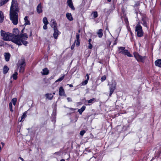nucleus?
I'll return each mask as SVG.
<instances>
[{"label": "nucleus", "mask_w": 161, "mask_h": 161, "mask_svg": "<svg viewBox=\"0 0 161 161\" xmlns=\"http://www.w3.org/2000/svg\"><path fill=\"white\" fill-rule=\"evenodd\" d=\"M134 55L136 59L138 62H143L146 58V56L142 57L137 53H134Z\"/></svg>", "instance_id": "423d86ee"}, {"label": "nucleus", "mask_w": 161, "mask_h": 161, "mask_svg": "<svg viewBox=\"0 0 161 161\" xmlns=\"http://www.w3.org/2000/svg\"><path fill=\"white\" fill-rule=\"evenodd\" d=\"M47 24H44L43 26V29L44 30H46L47 29Z\"/></svg>", "instance_id": "a19ab883"}, {"label": "nucleus", "mask_w": 161, "mask_h": 161, "mask_svg": "<svg viewBox=\"0 0 161 161\" xmlns=\"http://www.w3.org/2000/svg\"><path fill=\"white\" fill-rule=\"evenodd\" d=\"M125 47H120L119 48V53L122 54L123 53V51L125 50Z\"/></svg>", "instance_id": "b1692460"}, {"label": "nucleus", "mask_w": 161, "mask_h": 161, "mask_svg": "<svg viewBox=\"0 0 161 161\" xmlns=\"http://www.w3.org/2000/svg\"><path fill=\"white\" fill-rule=\"evenodd\" d=\"M86 108V107L85 106H82L81 108L80 109H79L78 110V112H79V113L81 114L84 111V110H85Z\"/></svg>", "instance_id": "a211bd4d"}, {"label": "nucleus", "mask_w": 161, "mask_h": 161, "mask_svg": "<svg viewBox=\"0 0 161 161\" xmlns=\"http://www.w3.org/2000/svg\"><path fill=\"white\" fill-rule=\"evenodd\" d=\"M122 54L126 55L128 57H131L132 56V55L130 53L128 50H125L124 51Z\"/></svg>", "instance_id": "4468645a"}, {"label": "nucleus", "mask_w": 161, "mask_h": 161, "mask_svg": "<svg viewBox=\"0 0 161 161\" xmlns=\"http://www.w3.org/2000/svg\"><path fill=\"white\" fill-rule=\"evenodd\" d=\"M4 57L5 60L6 61H8L10 57V54L9 53H5L4 54Z\"/></svg>", "instance_id": "ddd939ff"}, {"label": "nucleus", "mask_w": 161, "mask_h": 161, "mask_svg": "<svg viewBox=\"0 0 161 161\" xmlns=\"http://www.w3.org/2000/svg\"><path fill=\"white\" fill-rule=\"evenodd\" d=\"M53 29L54 31L53 36L55 39H57L58 35L59 34V32L58 31L56 27L55 26H54Z\"/></svg>", "instance_id": "0eeeda50"}, {"label": "nucleus", "mask_w": 161, "mask_h": 161, "mask_svg": "<svg viewBox=\"0 0 161 161\" xmlns=\"http://www.w3.org/2000/svg\"><path fill=\"white\" fill-rule=\"evenodd\" d=\"M68 85H69V86L70 87H73V85L72 84H68Z\"/></svg>", "instance_id": "a18cd8bd"}, {"label": "nucleus", "mask_w": 161, "mask_h": 161, "mask_svg": "<svg viewBox=\"0 0 161 161\" xmlns=\"http://www.w3.org/2000/svg\"><path fill=\"white\" fill-rule=\"evenodd\" d=\"M142 24L145 27H147V24L146 20L145 19H142Z\"/></svg>", "instance_id": "393cba45"}, {"label": "nucleus", "mask_w": 161, "mask_h": 161, "mask_svg": "<svg viewBox=\"0 0 161 161\" xmlns=\"http://www.w3.org/2000/svg\"><path fill=\"white\" fill-rule=\"evenodd\" d=\"M86 131L84 130H82L80 132V135L82 136H83L84 133H85Z\"/></svg>", "instance_id": "4c0bfd02"}, {"label": "nucleus", "mask_w": 161, "mask_h": 161, "mask_svg": "<svg viewBox=\"0 0 161 161\" xmlns=\"http://www.w3.org/2000/svg\"><path fill=\"white\" fill-rule=\"evenodd\" d=\"M9 70V68L6 66H4L3 69V73L4 74H6L8 72Z\"/></svg>", "instance_id": "aec40b11"}, {"label": "nucleus", "mask_w": 161, "mask_h": 161, "mask_svg": "<svg viewBox=\"0 0 161 161\" xmlns=\"http://www.w3.org/2000/svg\"><path fill=\"white\" fill-rule=\"evenodd\" d=\"M19 158L21 160H22V161H24V159L21 157H19Z\"/></svg>", "instance_id": "49530a36"}, {"label": "nucleus", "mask_w": 161, "mask_h": 161, "mask_svg": "<svg viewBox=\"0 0 161 161\" xmlns=\"http://www.w3.org/2000/svg\"><path fill=\"white\" fill-rule=\"evenodd\" d=\"M156 66L160 68L161 67V59H158L156 60L155 62Z\"/></svg>", "instance_id": "f8f14e48"}, {"label": "nucleus", "mask_w": 161, "mask_h": 161, "mask_svg": "<svg viewBox=\"0 0 161 161\" xmlns=\"http://www.w3.org/2000/svg\"><path fill=\"white\" fill-rule=\"evenodd\" d=\"M80 32V30H79L78 31V32L79 33V32Z\"/></svg>", "instance_id": "864d4df0"}, {"label": "nucleus", "mask_w": 161, "mask_h": 161, "mask_svg": "<svg viewBox=\"0 0 161 161\" xmlns=\"http://www.w3.org/2000/svg\"><path fill=\"white\" fill-rule=\"evenodd\" d=\"M2 6V3H1V1H0V6Z\"/></svg>", "instance_id": "de8ad7c7"}, {"label": "nucleus", "mask_w": 161, "mask_h": 161, "mask_svg": "<svg viewBox=\"0 0 161 161\" xmlns=\"http://www.w3.org/2000/svg\"><path fill=\"white\" fill-rule=\"evenodd\" d=\"M59 94L60 96H65V92L63 87L61 86L59 88Z\"/></svg>", "instance_id": "6e6552de"}, {"label": "nucleus", "mask_w": 161, "mask_h": 161, "mask_svg": "<svg viewBox=\"0 0 161 161\" xmlns=\"http://www.w3.org/2000/svg\"><path fill=\"white\" fill-rule=\"evenodd\" d=\"M43 22L44 24H48V22L46 17H44L43 19Z\"/></svg>", "instance_id": "a878e982"}, {"label": "nucleus", "mask_w": 161, "mask_h": 161, "mask_svg": "<svg viewBox=\"0 0 161 161\" xmlns=\"http://www.w3.org/2000/svg\"><path fill=\"white\" fill-rule=\"evenodd\" d=\"M97 33L99 37L101 38L103 35V30L102 29L99 30Z\"/></svg>", "instance_id": "f3484780"}, {"label": "nucleus", "mask_w": 161, "mask_h": 161, "mask_svg": "<svg viewBox=\"0 0 161 161\" xmlns=\"http://www.w3.org/2000/svg\"><path fill=\"white\" fill-rule=\"evenodd\" d=\"M1 144L3 146L4 145V143L3 142H2Z\"/></svg>", "instance_id": "8fccbe9b"}, {"label": "nucleus", "mask_w": 161, "mask_h": 161, "mask_svg": "<svg viewBox=\"0 0 161 161\" xmlns=\"http://www.w3.org/2000/svg\"><path fill=\"white\" fill-rule=\"evenodd\" d=\"M9 108L10 111L11 112H13V110L12 108V103L11 102H10L9 103Z\"/></svg>", "instance_id": "473e14b6"}, {"label": "nucleus", "mask_w": 161, "mask_h": 161, "mask_svg": "<svg viewBox=\"0 0 161 161\" xmlns=\"http://www.w3.org/2000/svg\"><path fill=\"white\" fill-rule=\"evenodd\" d=\"M19 64H20V66H25V62L23 60H21L19 62Z\"/></svg>", "instance_id": "c756f323"}, {"label": "nucleus", "mask_w": 161, "mask_h": 161, "mask_svg": "<svg viewBox=\"0 0 161 161\" xmlns=\"http://www.w3.org/2000/svg\"><path fill=\"white\" fill-rule=\"evenodd\" d=\"M67 3L69 7L72 10L75 9V8L73 5V3L71 0H67Z\"/></svg>", "instance_id": "1a4fd4ad"}, {"label": "nucleus", "mask_w": 161, "mask_h": 161, "mask_svg": "<svg viewBox=\"0 0 161 161\" xmlns=\"http://www.w3.org/2000/svg\"><path fill=\"white\" fill-rule=\"evenodd\" d=\"M17 99L16 98H14L12 99L11 101V103H13L14 105H15L16 104V102H17Z\"/></svg>", "instance_id": "cd10ccee"}, {"label": "nucleus", "mask_w": 161, "mask_h": 161, "mask_svg": "<svg viewBox=\"0 0 161 161\" xmlns=\"http://www.w3.org/2000/svg\"><path fill=\"white\" fill-rule=\"evenodd\" d=\"M26 112H25L23 113V115L21 117V119L19 121L21 122L22 120L23 119H24L26 117Z\"/></svg>", "instance_id": "c85d7f7f"}, {"label": "nucleus", "mask_w": 161, "mask_h": 161, "mask_svg": "<svg viewBox=\"0 0 161 161\" xmlns=\"http://www.w3.org/2000/svg\"><path fill=\"white\" fill-rule=\"evenodd\" d=\"M1 35L3 39L5 41H11L15 43L20 45V43L19 41H17L15 38H13L11 34L9 33H6L3 31H1Z\"/></svg>", "instance_id": "7ed1b4c3"}, {"label": "nucleus", "mask_w": 161, "mask_h": 161, "mask_svg": "<svg viewBox=\"0 0 161 161\" xmlns=\"http://www.w3.org/2000/svg\"><path fill=\"white\" fill-rule=\"evenodd\" d=\"M37 11L38 13H41L42 12V7L41 4H39L37 8Z\"/></svg>", "instance_id": "2eb2a0df"}, {"label": "nucleus", "mask_w": 161, "mask_h": 161, "mask_svg": "<svg viewBox=\"0 0 161 161\" xmlns=\"http://www.w3.org/2000/svg\"><path fill=\"white\" fill-rule=\"evenodd\" d=\"M94 100H95L94 98H92V99H91L88 101V103H92L93 102V101H94Z\"/></svg>", "instance_id": "e433bc0d"}, {"label": "nucleus", "mask_w": 161, "mask_h": 161, "mask_svg": "<svg viewBox=\"0 0 161 161\" xmlns=\"http://www.w3.org/2000/svg\"><path fill=\"white\" fill-rule=\"evenodd\" d=\"M66 16L67 19L69 21H72L73 20L72 14L70 13H67L66 14Z\"/></svg>", "instance_id": "9d476101"}, {"label": "nucleus", "mask_w": 161, "mask_h": 161, "mask_svg": "<svg viewBox=\"0 0 161 161\" xmlns=\"http://www.w3.org/2000/svg\"><path fill=\"white\" fill-rule=\"evenodd\" d=\"M53 95H55V92H53Z\"/></svg>", "instance_id": "5fc2aeb1"}, {"label": "nucleus", "mask_w": 161, "mask_h": 161, "mask_svg": "<svg viewBox=\"0 0 161 161\" xmlns=\"http://www.w3.org/2000/svg\"><path fill=\"white\" fill-rule=\"evenodd\" d=\"M135 31L137 32V36L138 37H141L143 35L142 27L139 22H138L136 27Z\"/></svg>", "instance_id": "20e7f679"}, {"label": "nucleus", "mask_w": 161, "mask_h": 161, "mask_svg": "<svg viewBox=\"0 0 161 161\" xmlns=\"http://www.w3.org/2000/svg\"><path fill=\"white\" fill-rule=\"evenodd\" d=\"M88 82V80H85L84 81L82 82L81 84L80 85L81 86H83L84 85H86Z\"/></svg>", "instance_id": "f704fd0d"}, {"label": "nucleus", "mask_w": 161, "mask_h": 161, "mask_svg": "<svg viewBox=\"0 0 161 161\" xmlns=\"http://www.w3.org/2000/svg\"><path fill=\"white\" fill-rule=\"evenodd\" d=\"M116 85V82L114 80H112L111 81V84L109 85L110 90L109 96H111L114 91L115 89Z\"/></svg>", "instance_id": "39448f33"}, {"label": "nucleus", "mask_w": 161, "mask_h": 161, "mask_svg": "<svg viewBox=\"0 0 161 161\" xmlns=\"http://www.w3.org/2000/svg\"><path fill=\"white\" fill-rule=\"evenodd\" d=\"M46 96L47 98L49 100L52 99L53 96L52 94H47L46 95Z\"/></svg>", "instance_id": "6ab92c4d"}, {"label": "nucleus", "mask_w": 161, "mask_h": 161, "mask_svg": "<svg viewBox=\"0 0 161 161\" xmlns=\"http://www.w3.org/2000/svg\"><path fill=\"white\" fill-rule=\"evenodd\" d=\"M76 40H80V34L79 33H77L76 35Z\"/></svg>", "instance_id": "58836bf2"}, {"label": "nucleus", "mask_w": 161, "mask_h": 161, "mask_svg": "<svg viewBox=\"0 0 161 161\" xmlns=\"http://www.w3.org/2000/svg\"><path fill=\"white\" fill-rule=\"evenodd\" d=\"M108 2H110L111 0H107Z\"/></svg>", "instance_id": "603ef678"}, {"label": "nucleus", "mask_w": 161, "mask_h": 161, "mask_svg": "<svg viewBox=\"0 0 161 161\" xmlns=\"http://www.w3.org/2000/svg\"><path fill=\"white\" fill-rule=\"evenodd\" d=\"M24 19L25 20V25H30V23L28 19V17L27 16H25Z\"/></svg>", "instance_id": "dca6fc26"}, {"label": "nucleus", "mask_w": 161, "mask_h": 161, "mask_svg": "<svg viewBox=\"0 0 161 161\" xmlns=\"http://www.w3.org/2000/svg\"><path fill=\"white\" fill-rule=\"evenodd\" d=\"M76 45L78 46L80 45V40H76Z\"/></svg>", "instance_id": "ea45409f"}, {"label": "nucleus", "mask_w": 161, "mask_h": 161, "mask_svg": "<svg viewBox=\"0 0 161 161\" xmlns=\"http://www.w3.org/2000/svg\"><path fill=\"white\" fill-rule=\"evenodd\" d=\"M60 161H65L64 160V159H62Z\"/></svg>", "instance_id": "09e8293b"}, {"label": "nucleus", "mask_w": 161, "mask_h": 161, "mask_svg": "<svg viewBox=\"0 0 161 161\" xmlns=\"http://www.w3.org/2000/svg\"><path fill=\"white\" fill-rule=\"evenodd\" d=\"M67 100L69 102H71L72 101L70 97H68Z\"/></svg>", "instance_id": "37998d69"}, {"label": "nucleus", "mask_w": 161, "mask_h": 161, "mask_svg": "<svg viewBox=\"0 0 161 161\" xmlns=\"http://www.w3.org/2000/svg\"><path fill=\"white\" fill-rule=\"evenodd\" d=\"M24 66H20V69H19V72L21 73L24 72Z\"/></svg>", "instance_id": "7c9ffc66"}, {"label": "nucleus", "mask_w": 161, "mask_h": 161, "mask_svg": "<svg viewBox=\"0 0 161 161\" xmlns=\"http://www.w3.org/2000/svg\"><path fill=\"white\" fill-rule=\"evenodd\" d=\"M92 15H93L94 18H95L97 17V11L93 12L92 13Z\"/></svg>", "instance_id": "bb28decb"}, {"label": "nucleus", "mask_w": 161, "mask_h": 161, "mask_svg": "<svg viewBox=\"0 0 161 161\" xmlns=\"http://www.w3.org/2000/svg\"><path fill=\"white\" fill-rule=\"evenodd\" d=\"M13 38H15L17 41H19L21 45V42L25 45H26L28 42L25 40H26L28 36L26 34H24L19 36V30L17 28H14L13 30L12 34H11Z\"/></svg>", "instance_id": "f03ea898"}, {"label": "nucleus", "mask_w": 161, "mask_h": 161, "mask_svg": "<svg viewBox=\"0 0 161 161\" xmlns=\"http://www.w3.org/2000/svg\"><path fill=\"white\" fill-rule=\"evenodd\" d=\"M86 76L87 77V79H86V80H87L88 81V80H89V75L88 74H86Z\"/></svg>", "instance_id": "c03bdc74"}, {"label": "nucleus", "mask_w": 161, "mask_h": 161, "mask_svg": "<svg viewBox=\"0 0 161 161\" xmlns=\"http://www.w3.org/2000/svg\"><path fill=\"white\" fill-rule=\"evenodd\" d=\"M9 0H1L0 1L2 4V5H3L5 3H6Z\"/></svg>", "instance_id": "72a5a7b5"}, {"label": "nucleus", "mask_w": 161, "mask_h": 161, "mask_svg": "<svg viewBox=\"0 0 161 161\" xmlns=\"http://www.w3.org/2000/svg\"><path fill=\"white\" fill-rule=\"evenodd\" d=\"M3 12L0 11V23L3 22Z\"/></svg>", "instance_id": "412c9836"}, {"label": "nucleus", "mask_w": 161, "mask_h": 161, "mask_svg": "<svg viewBox=\"0 0 161 161\" xmlns=\"http://www.w3.org/2000/svg\"><path fill=\"white\" fill-rule=\"evenodd\" d=\"M42 74L43 75H47L49 73V71L47 68H45L42 69V71L41 72Z\"/></svg>", "instance_id": "9b49d317"}, {"label": "nucleus", "mask_w": 161, "mask_h": 161, "mask_svg": "<svg viewBox=\"0 0 161 161\" xmlns=\"http://www.w3.org/2000/svg\"><path fill=\"white\" fill-rule=\"evenodd\" d=\"M106 77L105 75L103 76L101 78V80L102 82H103L106 79Z\"/></svg>", "instance_id": "c9c22d12"}, {"label": "nucleus", "mask_w": 161, "mask_h": 161, "mask_svg": "<svg viewBox=\"0 0 161 161\" xmlns=\"http://www.w3.org/2000/svg\"><path fill=\"white\" fill-rule=\"evenodd\" d=\"M2 44H2V43H1V44H0V46H2Z\"/></svg>", "instance_id": "3c124183"}, {"label": "nucleus", "mask_w": 161, "mask_h": 161, "mask_svg": "<svg viewBox=\"0 0 161 161\" xmlns=\"http://www.w3.org/2000/svg\"><path fill=\"white\" fill-rule=\"evenodd\" d=\"M18 73L15 72L13 75L11 76V78H13L14 80H16L17 78Z\"/></svg>", "instance_id": "5701e85b"}, {"label": "nucleus", "mask_w": 161, "mask_h": 161, "mask_svg": "<svg viewBox=\"0 0 161 161\" xmlns=\"http://www.w3.org/2000/svg\"><path fill=\"white\" fill-rule=\"evenodd\" d=\"M19 8L17 1L16 0H12L10 10V18L12 23L14 25H16L18 22V12Z\"/></svg>", "instance_id": "f257e3e1"}, {"label": "nucleus", "mask_w": 161, "mask_h": 161, "mask_svg": "<svg viewBox=\"0 0 161 161\" xmlns=\"http://www.w3.org/2000/svg\"><path fill=\"white\" fill-rule=\"evenodd\" d=\"M91 41L92 39H90L88 40V44L89 45L88 46V48L90 49H91L92 47V45L91 44Z\"/></svg>", "instance_id": "4be33fe9"}, {"label": "nucleus", "mask_w": 161, "mask_h": 161, "mask_svg": "<svg viewBox=\"0 0 161 161\" xmlns=\"http://www.w3.org/2000/svg\"><path fill=\"white\" fill-rule=\"evenodd\" d=\"M64 75H63L62 77H60V78L58 79V80H56L55 82H57L59 81H61L64 78Z\"/></svg>", "instance_id": "2f4dec72"}, {"label": "nucleus", "mask_w": 161, "mask_h": 161, "mask_svg": "<svg viewBox=\"0 0 161 161\" xmlns=\"http://www.w3.org/2000/svg\"><path fill=\"white\" fill-rule=\"evenodd\" d=\"M75 42H76V41H75L74 43L71 46V49L73 50V49H74V48Z\"/></svg>", "instance_id": "79ce46f5"}]
</instances>
